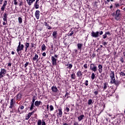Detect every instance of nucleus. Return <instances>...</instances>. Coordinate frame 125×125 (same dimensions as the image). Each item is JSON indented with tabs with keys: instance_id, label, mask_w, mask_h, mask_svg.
I'll use <instances>...</instances> for the list:
<instances>
[{
	"instance_id": "obj_1",
	"label": "nucleus",
	"mask_w": 125,
	"mask_h": 125,
	"mask_svg": "<svg viewBox=\"0 0 125 125\" xmlns=\"http://www.w3.org/2000/svg\"><path fill=\"white\" fill-rule=\"evenodd\" d=\"M120 10H117L116 12V14H115V13L112 14V16H115V19L116 20H117V21H118V20H120V19H121V13Z\"/></svg>"
},
{
	"instance_id": "obj_2",
	"label": "nucleus",
	"mask_w": 125,
	"mask_h": 125,
	"mask_svg": "<svg viewBox=\"0 0 125 125\" xmlns=\"http://www.w3.org/2000/svg\"><path fill=\"white\" fill-rule=\"evenodd\" d=\"M99 34L101 36L102 35H103V31H101L100 33L98 31H97L96 32L92 31L91 33V36L92 37H93V38H97L99 37Z\"/></svg>"
},
{
	"instance_id": "obj_3",
	"label": "nucleus",
	"mask_w": 125,
	"mask_h": 125,
	"mask_svg": "<svg viewBox=\"0 0 125 125\" xmlns=\"http://www.w3.org/2000/svg\"><path fill=\"white\" fill-rule=\"evenodd\" d=\"M57 55H55L54 56V57L52 56L51 57V60L52 61V65H53V66H56L57 65Z\"/></svg>"
},
{
	"instance_id": "obj_4",
	"label": "nucleus",
	"mask_w": 125,
	"mask_h": 125,
	"mask_svg": "<svg viewBox=\"0 0 125 125\" xmlns=\"http://www.w3.org/2000/svg\"><path fill=\"white\" fill-rule=\"evenodd\" d=\"M23 49H24V45L21 44L20 46H18L17 48V51L19 55H20V54H21V50H23Z\"/></svg>"
},
{
	"instance_id": "obj_5",
	"label": "nucleus",
	"mask_w": 125,
	"mask_h": 125,
	"mask_svg": "<svg viewBox=\"0 0 125 125\" xmlns=\"http://www.w3.org/2000/svg\"><path fill=\"white\" fill-rule=\"evenodd\" d=\"M90 70H91V71H93V72H96V71H97V66L93 63H91L90 64Z\"/></svg>"
},
{
	"instance_id": "obj_6",
	"label": "nucleus",
	"mask_w": 125,
	"mask_h": 125,
	"mask_svg": "<svg viewBox=\"0 0 125 125\" xmlns=\"http://www.w3.org/2000/svg\"><path fill=\"white\" fill-rule=\"evenodd\" d=\"M6 73V70L4 69H1V71L0 72V80L1 78H3V75H5Z\"/></svg>"
},
{
	"instance_id": "obj_7",
	"label": "nucleus",
	"mask_w": 125,
	"mask_h": 125,
	"mask_svg": "<svg viewBox=\"0 0 125 125\" xmlns=\"http://www.w3.org/2000/svg\"><path fill=\"white\" fill-rule=\"evenodd\" d=\"M10 106L9 108L10 109L12 108V107L14 106V100H13V99H11V102L10 104Z\"/></svg>"
},
{
	"instance_id": "obj_8",
	"label": "nucleus",
	"mask_w": 125,
	"mask_h": 125,
	"mask_svg": "<svg viewBox=\"0 0 125 125\" xmlns=\"http://www.w3.org/2000/svg\"><path fill=\"white\" fill-rule=\"evenodd\" d=\"M35 17L37 19H39L40 18V11L37 10L35 12Z\"/></svg>"
},
{
	"instance_id": "obj_9",
	"label": "nucleus",
	"mask_w": 125,
	"mask_h": 125,
	"mask_svg": "<svg viewBox=\"0 0 125 125\" xmlns=\"http://www.w3.org/2000/svg\"><path fill=\"white\" fill-rule=\"evenodd\" d=\"M98 68H99L98 71H99V73H100L101 74V73H102V71H103V67L102 66V65L101 64H99L98 65Z\"/></svg>"
},
{
	"instance_id": "obj_10",
	"label": "nucleus",
	"mask_w": 125,
	"mask_h": 125,
	"mask_svg": "<svg viewBox=\"0 0 125 125\" xmlns=\"http://www.w3.org/2000/svg\"><path fill=\"white\" fill-rule=\"evenodd\" d=\"M84 117V115H81L80 116L78 117L79 122H81L83 119V117Z\"/></svg>"
},
{
	"instance_id": "obj_11",
	"label": "nucleus",
	"mask_w": 125,
	"mask_h": 125,
	"mask_svg": "<svg viewBox=\"0 0 125 125\" xmlns=\"http://www.w3.org/2000/svg\"><path fill=\"white\" fill-rule=\"evenodd\" d=\"M77 76L79 78H80V77H82V76H83V73H82V71H78L77 73Z\"/></svg>"
},
{
	"instance_id": "obj_12",
	"label": "nucleus",
	"mask_w": 125,
	"mask_h": 125,
	"mask_svg": "<svg viewBox=\"0 0 125 125\" xmlns=\"http://www.w3.org/2000/svg\"><path fill=\"white\" fill-rule=\"evenodd\" d=\"M40 104H42V102L41 101H36L35 102V105L36 106H40Z\"/></svg>"
},
{
	"instance_id": "obj_13",
	"label": "nucleus",
	"mask_w": 125,
	"mask_h": 125,
	"mask_svg": "<svg viewBox=\"0 0 125 125\" xmlns=\"http://www.w3.org/2000/svg\"><path fill=\"white\" fill-rule=\"evenodd\" d=\"M51 89H52V91H53V92H56L57 91V90H58L57 88L55 86H52L51 87Z\"/></svg>"
},
{
	"instance_id": "obj_14",
	"label": "nucleus",
	"mask_w": 125,
	"mask_h": 125,
	"mask_svg": "<svg viewBox=\"0 0 125 125\" xmlns=\"http://www.w3.org/2000/svg\"><path fill=\"white\" fill-rule=\"evenodd\" d=\"M34 1H36V0H29V1H28L27 4L28 5H32Z\"/></svg>"
},
{
	"instance_id": "obj_15",
	"label": "nucleus",
	"mask_w": 125,
	"mask_h": 125,
	"mask_svg": "<svg viewBox=\"0 0 125 125\" xmlns=\"http://www.w3.org/2000/svg\"><path fill=\"white\" fill-rule=\"evenodd\" d=\"M78 49H80L81 50L82 49V47H83V44L82 43H78L77 44Z\"/></svg>"
},
{
	"instance_id": "obj_16",
	"label": "nucleus",
	"mask_w": 125,
	"mask_h": 125,
	"mask_svg": "<svg viewBox=\"0 0 125 125\" xmlns=\"http://www.w3.org/2000/svg\"><path fill=\"white\" fill-rule=\"evenodd\" d=\"M34 7H35L36 9H38V8L40 7V5H39V4H38V2H35V3H34Z\"/></svg>"
},
{
	"instance_id": "obj_17",
	"label": "nucleus",
	"mask_w": 125,
	"mask_h": 125,
	"mask_svg": "<svg viewBox=\"0 0 125 125\" xmlns=\"http://www.w3.org/2000/svg\"><path fill=\"white\" fill-rule=\"evenodd\" d=\"M110 77L111 78H115V74L114 73L113 71H111V73L110 74Z\"/></svg>"
},
{
	"instance_id": "obj_18",
	"label": "nucleus",
	"mask_w": 125,
	"mask_h": 125,
	"mask_svg": "<svg viewBox=\"0 0 125 125\" xmlns=\"http://www.w3.org/2000/svg\"><path fill=\"white\" fill-rule=\"evenodd\" d=\"M39 58V56L37 54H36L33 58V61H36Z\"/></svg>"
},
{
	"instance_id": "obj_19",
	"label": "nucleus",
	"mask_w": 125,
	"mask_h": 125,
	"mask_svg": "<svg viewBox=\"0 0 125 125\" xmlns=\"http://www.w3.org/2000/svg\"><path fill=\"white\" fill-rule=\"evenodd\" d=\"M115 81H116V79H115V77L111 78L110 83H115Z\"/></svg>"
},
{
	"instance_id": "obj_20",
	"label": "nucleus",
	"mask_w": 125,
	"mask_h": 125,
	"mask_svg": "<svg viewBox=\"0 0 125 125\" xmlns=\"http://www.w3.org/2000/svg\"><path fill=\"white\" fill-rule=\"evenodd\" d=\"M107 87H108V83H104V90H105V89H106V88H107Z\"/></svg>"
},
{
	"instance_id": "obj_21",
	"label": "nucleus",
	"mask_w": 125,
	"mask_h": 125,
	"mask_svg": "<svg viewBox=\"0 0 125 125\" xmlns=\"http://www.w3.org/2000/svg\"><path fill=\"white\" fill-rule=\"evenodd\" d=\"M71 77L72 80H75L76 79V74H75V73H73L71 75Z\"/></svg>"
},
{
	"instance_id": "obj_22",
	"label": "nucleus",
	"mask_w": 125,
	"mask_h": 125,
	"mask_svg": "<svg viewBox=\"0 0 125 125\" xmlns=\"http://www.w3.org/2000/svg\"><path fill=\"white\" fill-rule=\"evenodd\" d=\"M42 51H44L45 50V45L44 44H43L42 46Z\"/></svg>"
},
{
	"instance_id": "obj_23",
	"label": "nucleus",
	"mask_w": 125,
	"mask_h": 125,
	"mask_svg": "<svg viewBox=\"0 0 125 125\" xmlns=\"http://www.w3.org/2000/svg\"><path fill=\"white\" fill-rule=\"evenodd\" d=\"M62 109H59V113H58V115L59 116H60L61 117V116H62Z\"/></svg>"
},
{
	"instance_id": "obj_24",
	"label": "nucleus",
	"mask_w": 125,
	"mask_h": 125,
	"mask_svg": "<svg viewBox=\"0 0 125 125\" xmlns=\"http://www.w3.org/2000/svg\"><path fill=\"white\" fill-rule=\"evenodd\" d=\"M6 14L4 13L3 14V21H6Z\"/></svg>"
},
{
	"instance_id": "obj_25",
	"label": "nucleus",
	"mask_w": 125,
	"mask_h": 125,
	"mask_svg": "<svg viewBox=\"0 0 125 125\" xmlns=\"http://www.w3.org/2000/svg\"><path fill=\"white\" fill-rule=\"evenodd\" d=\"M18 21L19 23H20V24H21V23H22V18L21 17H19Z\"/></svg>"
},
{
	"instance_id": "obj_26",
	"label": "nucleus",
	"mask_w": 125,
	"mask_h": 125,
	"mask_svg": "<svg viewBox=\"0 0 125 125\" xmlns=\"http://www.w3.org/2000/svg\"><path fill=\"white\" fill-rule=\"evenodd\" d=\"M91 78L92 80H94V78H95V74H94V73H92Z\"/></svg>"
},
{
	"instance_id": "obj_27",
	"label": "nucleus",
	"mask_w": 125,
	"mask_h": 125,
	"mask_svg": "<svg viewBox=\"0 0 125 125\" xmlns=\"http://www.w3.org/2000/svg\"><path fill=\"white\" fill-rule=\"evenodd\" d=\"M37 125H42V120H38V122H37Z\"/></svg>"
},
{
	"instance_id": "obj_28",
	"label": "nucleus",
	"mask_w": 125,
	"mask_h": 125,
	"mask_svg": "<svg viewBox=\"0 0 125 125\" xmlns=\"http://www.w3.org/2000/svg\"><path fill=\"white\" fill-rule=\"evenodd\" d=\"M21 96H22V95H21V94H18L17 95V99H20V98H21Z\"/></svg>"
},
{
	"instance_id": "obj_29",
	"label": "nucleus",
	"mask_w": 125,
	"mask_h": 125,
	"mask_svg": "<svg viewBox=\"0 0 125 125\" xmlns=\"http://www.w3.org/2000/svg\"><path fill=\"white\" fill-rule=\"evenodd\" d=\"M35 101H36V97L33 96L32 98V102H31V103H35Z\"/></svg>"
},
{
	"instance_id": "obj_30",
	"label": "nucleus",
	"mask_w": 125,
	"mask_h": 125,
	"mask_svg": "<svg viewBox=\"0 0 125 125\" xmlns=\"http://www.w3.org/2000/svg\"><path fill=\"white\" fill-rule=\"evenodd\" d=\"M34 109V104L31 103V105L30 107V110H33Z\"/></svg>"
},
{
	"instance_id": "obj_31",
	"label": "nucleus",
	"mask_w": 125,
	"mask_h": 125,
	"mask_svg": "<svg viewBox=\"0 0 125 125\" xmlns=\"http://www.w3.org/2000/svg\"><path fill=\"white\" fill-rule=\"evenodd\" d=\"M113 83H115L116 85L120 84V82L115 81Z\"/></svg>"
},
{
	"instance_id": "obj_32",
	"label": "nucleus",
	"mask_w": 125,
	"mask_h": 125,
	"mask_svg": "<svg viewBox=\"0 0 125 125\" xmlns=\"http://www.w3.org/2000/svg\"><path fill=\"white\" fill-rule=\"evenodd\" d=\"M74 35V31H70L68 33V36H73Z\"/></svg>"
},
{
	"instance_id": "obj_33",
	"label": "nucleus",
	"mask_w": 125,
	"mask_h": 125,
	"mask_svg": "<svg viewBox=\"0 0 125 125\" xmlns=\"http://www.w3.org/2000/svg\"><path fill=\"white\" fill-rule=\"evenodd\" d=\"M6 4H7V1L5 0V1H4V3H3L2 6H4V7H5V6H6Z\"/></svg>"
},
{
	"instance_id": "obj_34",
	"label": "nucleus",
	"mask_w": 125,
	"mask_h": 125,
	"mask_svg": "<svg viewBox=\"0 0 125 125\" xmlns=\"http://www.w3.org/2000/svg\"><path fill=\"white\" fill-rule=\"evenodd\" d=\"M92 103V100L91 99H90L88 101V105H91V104Z\"/></svg>"
},
{
	"instance_id": "obj_35",
	"label": "nucleus",
	"mask_w": 125,
	"mask_h": 125,
	"mask_svg": "<svg viewBox=\"0 0 125 125\" xmlns=\"http://www.w3.org/2000/svg\"><path fill=\"white\" fill-rule=\"evenodd\" d=\"M67 66H68V68H69V69H72V67H73V65L72 64H69L68 65H67Z\"/></svg>"
},
{
	"instance_id": "obj_36",
	"label": "nucleus",
	"mask_w": 125,
	"mask_h": 125,
	"mask_svg": "<svg viewBox=\"0 0 125 125\" xmlns=\"http://www.w3.org/2000/svg\"><path fill=\"white\" fill-rule=\"evenodd\" d=\"M56 35H57V32L54 31L53 33V37H56Z\"/></svg>"
},
{
	"instance_id": "obj_37",
	"label": "nucleus",
	"mask_w": 125,
	"mask_h": 125,
	"mask_svg": "<svg viewBox=\"0 0 125 125\" xmlns=\"http://www.w3.org/2000/svg\"><path fill=\"white\" fill-rule=\"evenodd\" d=\"M49 107H50V111H53V110H54V108H53V106H52V105H50V106H49Z\"/></svg>"
},
{
	"instance_id": "obj_38",
	"label": "nucleus",
	"mask_w": 125,
	"mask_h": 125,
	"mask_svg": "<svg viewBox=\"0 0 125 125\" xmlns=\"http://www.w3.org/2000/svg\"><path fill=\"white\" fill-rule=\"evenodd\" d=\"M120 76H123V77L125 76V73H124L123 72H120Z\"/></svg>"
},
{
	"instance_id": "obj_39",
	"label": "nucleus",
	"mask_w": 125,
	"mask_h": 125,
	"mask_svg": "<svg viewBox=\"0 0 125 125\" xmlns=\"http://www.w3.org/2000/svg\"><path fill=\"white\" fill-rule=\"evenodd\" d=\"M4 9H5V7L2 6L1 8V11H4Z\"/></svg>"
},
{
	"instance_id": "obj_40",
	"label": "nucleus",
	"mask_w": 125,
	"mask_h": 125,
	"mask_svg": "<svg viewBox=\"0 0 125 125\" xmlns=\"http://www.w3.org/2000/svg\"><path fill=\"white\" fill-rule=\"evenodd\" d=\"M14 3L15 4V5H17L18 2H17V0H14Z\"/></svg>"
},
{
	"instance_id": "obj_41",
	"label": "nucleus",
	"mask_w": 125,
	"mask_h": 125,
	"mask_svg": "<svg viewBox=\"0 0 125 125\" xmlns=\"http://www.w3.org/2000/svg\"><path fill=\"white\" fill-rule=\"evenodd\" d=\"M30 44L28 42L25 43V47H29Z\"/></svg>"
},
{
	"instance_id": "obj_42",
	"label": "nucleus",
	"mask_w": 125,
	"mask_h": 125,
	"mask_svg": "<svg viewBox=\"0 0 125 125\" xmlns=\"http://www.w3.org/2000/svg\"><path fill=\"white\" fill-rule=\"evenodd\" d=\"M65 110L68 112L70 111V109L69 108V107H66Z\"/></svg>"
},
{
	"instance_id": "obj_43",
	"label": "nucleus",
	"mask_w": 125,
	"mask_h": 125,
	"mask_svg": "<svg viewBox=\"0 0 125 125\" xmlns=\"http://www.w3.org/2000/svg\"><path fill=\"white\" fill-rule=\"evenodd\" d=\"M28 64H29V62H26L25 63V64H24V67H25V68H27V66H28Z\"/></svg>"
},
{
	"instance_id": "obj_44",
	"label": "nucleus",
	"mask_w": 125,
	"mask_h": 125,
	"mask_svg": "<svg viewBox=\"0 0 125 125\" xmlns=\"http://www.w3.org/2000/svg\"><path fill=\"white\" fill-rule=\"evenodd\" d=\"M88 81H87V80H86L85 81V85H86V86H87V85H88Z\"/></svg>"
},
{
	"instance_id": "obj_45",
	"label": "nucleus",
	"mask_w": 125,
	"mask_h": 125,
	"mask_svg": "<svg viewBox=\"0 0 125 125\" xmlns=\"http://www.w3.org/2000/svg\"><path fill=\"white\" fill-rule=\"evenodd\" d=\"M83 67L85 68V69H87V64H84Z\"/></svg>"
},
{
	"instance_id": "obj_46",
	"label": "nucleus",
	"mask_w": 125,
	"mask_h": 125,
	"mask_svg": "<svg viewBox=\"0 0 125 125\" xmlns=\"http://www.w3.org/2000/svg\"><path fill=\"white\" fill-rule=\"evenodd\" d=\"M29 119H30V117L29 116H26V117H25V120H29Z\"/></svg>"
},
{
	"instance_id": "obj_47",
	"label": "nucleus",
	"mask_w": 125,
	"mask_h": 125,
	"mask_svg": "<svg viewBox=\"0 0 125 125\" xmlns=\"http://www.w3.org/2000/svg\"><path fill=\"white\" fill-rule=\"evenodd\" d=\"M73 125H79V123H78V122H75L73 123Z\"/></svg>"
},
{
	"instance_id": "obj_48",
	"label": "nucleus",
	"mask_w": 125,
	"mask_h": 125,
	"mask_svg": "<svg viewBox=\"0 0 125 125\" xmlns=\"http://www.w3.org/2000/svg\"><path fill=\"white\" fill-rule=\"evenodd\" d=\"M106 38H107V35L105 34L103 35V39H106Z\"/></svg>"
},
{
	"instance_id": "obj_49",
	"label": "nucleus",
	"mask_w": 125,
	"mask_h": 125,
	"mask_svg": "<svg viewBox=\"0 0 125 125\" xmlns=\"http://www.w3.org/2000/svg\"><path fill=\"white\" fill-rule=\"evenodd\" d=\"M105 34H106V35H108L109 36H111V34H110V32H105Z\"/></svg>"
},
{
	"instance_id": "obj_50",
	"label": "nucleus",
	"mask_w": 125,
	"mask_h": 125,
	"mask_svg": "<svg viewBox=\"0 0 125 125\" xmlns=\"http://www.w3.org/2000/svg\"><path fill=\"white\" fill-rule=\"evenodd\" d=\"M34 112H35V111H33L32 112H30V113H29L28 114H29L30 115L32 116V115H33V113H34Z\"/></svg>"
},
{
	"instance_id": "obj_51",
	"label": "nucleus",
	"mask_w": 125,
	"mask_h": 125,
	"mask_svg": "<svg viewBox=\"0 0 125 125\" xmlns=\"http://www.w3.org/2000/svg\"><path fill=\"white\" fill-rule=\"evenodd\" d=\"M42 56H45L46 55V54L45 53V52H44L42 54Z\"/></svg>"
},
{
	"instance_id": "obj_52",
	"label": "nucleus",
	"mask_w": 125,
	"mask_h": 125,
	"mask_svg": "<svg viewBox=\"0 0 125 125\" xmlns=\"http://www.w3.org/2000/svg\"><path fill=\"white\" fill-rule=\"evenodd\" d=\"M20 108H21V110H23V109H24V106L21 105Z\"/></svg>"
},
{
	"instance_id": "obj_53",
	"label": "nucleus",
	"mask_w": 125,
	"mask_h": 125,
	"mask_svg": "<svg viewBox=\"0 0 125 125\" xmlns=\"http://www.w3.org/2000/svg\"><path fill=\"white\" fill-rule=\"evenodd\" d=\"M94 94H95V95H97V94H98V92L96 91H95Z\"/></svg>"
},
{
	"instance_id": "obj_54",
	"label": "nucleus",
	"mask_w": 125,
	"mask_h": 125,
	"mask_svg": "<svg viewBox=\"0 0 125 125\" xmlns=\"http://www.w3.org/2000/svg\"><path fill=\"white\" fill-rule=\"evenodd\" d=\"M42 125H45V122L43 121V122H42Z\"/></svg>"
},
{
	"instance_id": "obj_55",
	"label": "nucleus",
	"mask_w": 125,
	"mask_h": 125,
	"mask_svg": "<svg viewBox=\"0 0 125 125\" xmlns=\"http://www.w3.org/2000/svg\"><path fill=\"white\" fill-rule=\"evenodd\" d=\"M44 25H45V26H46V27L47 26H48V24L46 22H44Z\"/></svg>"
},
{
	"instance_id": "obj_56",
	"label": "nucleus",
	"mask_w": 125,
	"mask_h": 125,
	"mask_svg": "<svg viewBox=\"0 0 125 125\" xmlns=\"http://www.w3.org/2000/svg\"><path fill=\"white\" fill-rule=\"evenodd\" d=\"M2 1H3V0H0V4H2Z\"/></svg>"
},
{
	"instance_id": "obj_57",
	"label": "nucleus",
	"mask_w": 125,
	"mask_h": 125,
	"mask_svg": "<svg viewBox=\"0 0 125 125\" xmlns=\"http://www.w3.org/2000/svg\"><path fill=\"white\" fill-rule=\"evenodd\" d=\"M103 44L104 45H105V44H107V43H106V42H103Z\"/></svg>"
},
{
	"instance_id": "obj_58",
	"label": "nucleus",
	"mask_w": 125,
	"mask_h": 125,
	"mask_svg": "<svg viewBox=\"0 0 125 125\" xmlns=\"http://www.w3.org/2000/svg\"><path fill=\"white\" fill-rule=\"evenodd\" d=\"M49 108V105L47 104V109L48 110Z\"/></svg>"
},
{
	"instance_id": "obj_59",
	"label": "nucleus",
	"mask_w": 125,
	"mask_h": 125,
	"mask_svg": "<svg viewBox=\"0 0 125 125\" xmlns=\"http://www.w3.org/2000/svg\"><path fill=\"white\" fill-rule=\"evenodd\" d=\"M22 44H21V42H19V45L18 46H20V45H21Z\"/></svg>"
},
{
	"instance_id": "obj_60",
	"label": "nucleus",
	"mask_w": 125,
	"mask_h": 125,
	"mask_svg": "<svg viewBox=\"0 0 125 125\" xmlns=\"http://www.w3.org/2000/svg\"><path fill=\"white\" fill-rule=\"evenodd\" d=\"M15 52H14V51H12V52H11V54L13 55H14L15 54Z\"/></svg>"
},
{
	"instance_id": "obj_61",
	"label": "nucleus",
	"mask_w": 125,
	"mask_h": 125,
	"mask_svg": "<svg viewBox=\"0 0 125 125\" xmlns=\"http://www.w3.org/2000/svg\"><path fill=\"white\" fill-rule=\"evenodd\" d=\"M68 94H69L68 93H66L65 95V97H66V96H67Z\"/></svg>"
},
{
	"instance_id": "obj_62",
	"label": "nucleus",
	"mask_w": 125,
	"mask_h": 125,
	"mask_svg": "<svg viewBox=\"0 0 125 125\" xmlns=\"http://www.w3.org/2000/svg\"><path fill=\"white\" fill-rule=\"evenodd\" d=\"M115 5L116 6V7H118V6H119V4H115Z\"/></svg>"
},
{
	"instance_id": "obj_63",
	"label": "nucleus",
	"mask_w": 125,
	"mask_h": 125,
	"mask_svg": "<svg viewBox=\"0 0 125 125\" xmlns=\"http://www.w3.org/2000/svg\"><path fill=\"white\" fill-rule=\"evenodd\" d=\"M63 125H68V124H67V123H64Z\"/></svg>"
},
{
	"instance_id": "obj_64",
	"label": "nucleus",
	"mask_w": 125,
	"mask_h": 125,
	"mask_svg": "<svg viewBox=\"0 0 125 125\" xmlns=\"http://www.w3.org/2000/svg\"><path fill=\"white\" fill-rule=\"evenodd\" d=\"M123 54H124V56L125 57V51L123 53Z\"/></svg>"
}]
</instances>
